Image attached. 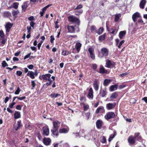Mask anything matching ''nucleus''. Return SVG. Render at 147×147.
I'll use <instances>...</instances> for the list:
<instances>
[{
	"mask_svg": "<svg viewBox=\"0 0 147 147\" xmlns=\"http://www.w3.org/2000/svg\"><path fill=\"white\" fill-rule=\"evenodd\" d=\"M59 124H60V122L58 121H54L53 123V128L51 130L52 134L57 137L59 135L58 131L59 127Z\"/></svg>",
	"mask_w": 147,
	"mask_h": 147,
	"instance_id": "f257e3e1",
	"label": "nucleus"
},
{
	"mask_svg": "<svg viewBox=\"0 0 147 147\" xmlns=\"http://www.w3.org/2000/svg\"><path fill=\"white\" fill-rule=\"evenodd\" d=\"M109 54V50L106 48L103 47L102 48L98 54V57L102 58L104 57L108 56Z\"/></svg>",
	"mask_w": 147,
	"mask_h": 147,
	"instance_id": "f03ea898",
	"label": "nucleus"
},
{
	"mask_svg": "<svg viewBox=\"0 0 147 147\" xmlns=\"http://www.w3.org/2000/svg\"><path fill=\"white\" fill-rule=\"evenodd\" d=\"M68 21L70 22L76 23V24L79 26L80 24V20L74 16L71 15L68 17Z\"/></svg>",
	"mask_w": 147,
	"mask_h": 147,
	"instance_id": "7ed1b4c3",
	"label": "nucleus"
},
{
	"mask_svg": "<svg viewBox=\"0 0 147 147\" xmlns=\"http://www.w3.org/2000/svg\"><path fill=\"white\" fill-rule=\"evenodd\" d=\"M105 65V67L109 68H113L115 67V62L109 59L106 60Z\"/></svg>",
	"mask_w": 147,
	"mask_h": 147,
	"instance_id": "20e7f679",
	"label": "nucleus"
},
{
	"mask_svg": "<svg viewBox=\"0 0 147 147\" xmlns=\"http://www.w3.org/2000/svg\"><path fill=\"white\" fill-rule=\"evenodd\" d=\"M115 113L113 112H109L107 113L105 116V118L107 120L114 118L115 116Z\"/></svg>",
	"mask_w": 147,
	"mask_h": 147,
	"instance_id": "39448f33",
	"label": "nucleus"
},
{
	"mask_svg": "<svg viewBox=\"0 0 147 147\" xmlns=\"http://www.w3.org/2000/svg\"><path fill=\"white\" fill-rule=\"evenodd\" d=\"M51 76V75L50 74H46L45 75H43L42 76H40L39 78L41 80L43 79L47 81L51 80L50 78Z\"/></svg>",
	"mask_w": 147,
	"mask_h": 147,
	"instance_id": "423d86ee",
	"label": "nucleus"
},
{
	"mask_svg": "<svg viewBox=\"0 0 147 147\" xmlns=\"http://www.w3.org/2000/svg\"><path fill=\"white\" fill-rule=\"evenodd\" d=\"M42 134L43 136H48L49 134V129L48 126H44L42 128Z\"/></svg>",
	"mask_w": 147,
	"mask_h": 147,
	"instance_id": "0eeeda50",
	"label": "nucleus"
},
{
	"mask_svg": "<svg viewBox=\"0 0 147 147\" xmlns=\"http://www.w3.org/2000/svg\"><path fill=\"white\" fill-rule=\"evenodd\" d=\"M97 71L100 73L102 74L108 73L107 70L105 69L102 65L100 66L99 70Z\"/></svg>",
	"mask_w": 147,
	"mask_h": 147,
	"instance_id": "6e6552de",
	"label": "nucleus"
},
{
	"mask_svg": "<svg viewBox=\"0 0 147 147\" xmlns=\"http://www.w3.org/2000/svg\"><path fill=\"white\" fill-rule=\"evenodd\" d=\"M136 139L132 136H130L128 138V142L130 144H134L136 142Z\"/></svg>",
	"mask_w": 147,
	"mask_h": 147,
	"instance_id": "1a4fd4ad",
	"label": "nucleus"
},
{
	"mask_svg": "<svg viewBox=\"0 0 147 147\" xmlns=\"http://www.w3.org/2000/svg\"><path fill=\"white\" fill-rule=\"evenodd\" d=\"M103 122L102 120L98 119L96 122V125L97 128L98 129H100L102 126Z\"/></svg>",
	"mask_w": 147,
	"mask_h": 147,
	"instance_id": "9d476101",
	"label": "nucleus"
},
{
	"mask_svg": "<svg viewBox=\"0 0 147 147\" xmlns=\"http://www.w3.org/2000/svg\"><path fill=\"white\" fill-rule=\"evenodd\" d=\"M88 51L90 54L91 58L93 59H95V55L93 53L94 52L93 49L91 47L89 48L88 49Z\"/></svg>",
	"mask_w": 147,
	"mask_h": 147,
	"instance_id": "9b49d317",
	"label": "nucleus"
},
{
	"mask_svg": "<svg viewBox=\"0 0 147 147\" xmlns=\"http://www.w3.org/2000/svg\"><path fill=\"white\" fill-rule=\"evenodd\" d=\"M93 89L92 88H90L89 91L88 93V97L89 98H90L91 99H92L93 98Z\"/></svg>",
	"mask_w": 147,
	"mask_h": 147,
	"instance_id": "f8f14e48",
	"label": "nucleus"
},
{
	"mask_svg": "<svg viewBox=\"0 0 147 147\" xmlns=\"http://www.w3.org/2000/svg\"><path fill=\"white\" fill-rule=\"evenodd\" d=\"M22 126V125L21 124V120H19L17 121V125H14V129L16 131H17Z\"/></svg>",
	"mask_w": 147,
	"mask_h": 147,
	"instance_id": "ddd939ff",
	"label": "nucleus"
},
{
	"mask_svg": "<svg viewBox=\"0 0 147 147\" xmlns=\"http://www.w3.org/2000/svg\"><path fill=\"white\" fill-rule=\"evenodd\" d=\"M107 91L106 88H104L100 90L99 94L102 97H104L107 94Z\"/></svg>",
	"mask_w": 147,
	"mask_h": 147,
	"instance_id": "4468645a",
	"label": "nucleus"
},
{
	"mask_svg": "<svg viewBox=\"0 0 147 147\" xmlns=\"http://www.w3.org/2000/svg\"><path fill=\"white\" fill-rule=\"evenodd\" d=\"M140 17L139 13L136 12L133 14L132 16V19L134 22H136L137 20V18Z\"/></svg>",
	"mask_w": 147,
	"mask_h": 147,
	"instance_id": "2eb2a0df",
	"label": "nucleus"
},
{
	"mask_svg": "<svg viewBox=\"0 0 147 147\" xmlns=\"http://www.w3.org/2000/svg\"><path fill=\"white\" fill-rule=\"evenodd\" d=\"M116 104L114 102L113 103H109L107 105V108L108 110H111L114 108Z\"/></svg>",
	"mask_w": 147,
	"mask_h": 147,
	"instance_id": "dca6fc26",
	"label": "nucleus"
},
{
	"mask_svg": "<svg viewBox=\"0 0 147 147\" xmlns=\"http://www.w3.org/2000/svg\"><path fill=\"white\" fill-rule=\"evenodd\" d=\"M82 44L79 42H77L75 45V47L78 53H79L80 50L82 47Z\"/></svg>",
	"mask_w": 147,
	"mask_h": 147,
	"instance_id": "f3484780",
	"label": "nucleus"
},
{
	"mask_svg": "<svg viewBox=\"0 0 147 147\" xmlns=\"http://www.w3.org/2000/svg\"><path fill=\"white\" fill-rule=\"evenodd\" d=\"M106 26L107 29L110 33L112 34H115V35L116 34L117 32L115 33V32L116 30V29L113 28L109 29V27L107 24L106 25Z\"/></svg>",
	"mask_w": 147,
	"mask_h": 147,
	"instance_id": "a211bd4d",
	"label": "nucleus"
},
{
	"mask_svg": "<svg viewBox=\"0 0 147 147\" xmlns=\"http://www.w3.org/2000/svg\"><path fill=\"white\" fill-rule=\"evenodd\" d=\"M67 28L69 32L70 33L75 32V29L73 26L67 25Z\"/></svg>",
	"mask_w": 147,
	"mask_h": 147,
	"instance_id": "6ab92c4d",
	"label": "nucleus"
},
{
	"mask_svg": "<svg viewBox=\"0 0 147 147\" xmlns=\"http://www.w3.org/2000/svg\"><path fill=\"white\" fill-rule=\"evenodd\" d=\"M146 2V0H141L140 3V8L142 9H144Z\"/></svg>",
	"mask_w": 147,
	"mask_h": 147,
	"instance_id": "aec40b11",
	"label": "nucleus"
},
{
	"mask_svg": "<svg viewBox=\"0 0 147 147\" xmlns=\"http://www.w3.org/2000/svg\"><path fill=\"white\" fill-rule=\"evenodd\" d=\"M98 82L97 80L96 79H95L93 84L94 88L96 91H97L99 88V86Z\"/></svg>",
	"mask_w": 147,
	"mask_h": 147,
	"instance_id": "412c9836",
	"label": "nucleus"
},
{
	"mask_svg": "<svg viewBox=\"0 0 147 147\" xmlns=\"http://www.w3.org/2000/svg\"><path fill=\"white\" fill-rule=\"evenodd\" d=\"M105 111V109L103 106L99 107L96 110V113H103Z\"/></svg>",
	"mask_w": 147,
	"mask_h": 147,
	"instance_id": "4be33fe9",
	"label": "nucleus"
},
{
	"mask_svg": "<svg viewBox=\"0 0 147 147\" xmlns=\"http://www.w3.org/2000/svg\"><path fill=\"white\" fill-rule=\"evenodd\" d=\"M43 141L44 143L46 145H49L51 142V140L49 138H45Z\"/></svg>",
	"mask_w": 147,
	"mask_h": 147,
	"instance_id": "5701e85b",
	"label": "nucleus"
},
{
	"mask_svg": "<svg viewBox=\"0 0 147 147\" xmlns=\"http://www.w3.org/2000/svg\"><path fill=\"white\" fill-rule=\"evenodd\" d=\"M118 87V85L117 84L111 85L109 87V90L110 91H113L116 90Z\"/></svg>",
	"mask_w": 147,
	"mask_h": 147,
	"instance_id": "b1692460",
	"label": "nucleus"
},
{
	"mask_svg": "<svg viewBox=\"0 0 147 147\" xmlns=\"http://www.w3.org/2000/svg\"><path fill=\"white\" fill-rule=\"evenodd\" d=\"M126 34V31H120L119 34V36L120 38L122 39L123 37L125 36Z\"/></svg>",
	"mask_w": 147,
	"mask_h": 147,
	"instance_id": "393cba45",
	"label": "nucleus"
},
{
	"mask_svg": "<svg viewBox=\"0 0 147 147\" xmlns=\"http://www.w3.org/2000/svg\"><path fill=\"white\" fill-rule=\"evenodd\" d=\"M19 13V11L18 10H14L12 11V13L14 19H15L17 17V15Z\"/></svg>",
	"mask_w": 147,
	"mask_h": 147,
	"instance_id": "a878e982",
	"label": "nucleus"
},
{
	"mask_svg": "<svg viewBox=\"0 0 147 147\" xmlns=\"http://www.w3.org/2000/svg\"><path fill=\"white\" fill-rule=\"evenodd\" d=\"M61 95V94L58 93H55L52 92L49 96L51 98H56L58 96H60Z\"/></svg>",
	"mask_w": 147,
	"mask_h": 147,
	"instance_id": "bb28decb",
	"label": "nucleus"
},
{
	"mask_svg": "<svg viewBox=\"0 0 147 147\" xmlns=\"http://www.w3.org/2000/svg\"><path fill=\"white\" fill-rule=\"evenodd\" d=\"M20 113L19 111H16L14 114V117L15 119L20 118Z\"/></svg>",
	"mask_w": 147,
	"mask_h": 147,
	"instance_id": "cd10ccee",
	"label": "nucleus"
},
{
	"mask_svg": "<svg viewBox=\"0 0 147 147\" xmlns=\"http://www.w3.org/2000/svg\"><path fill=\"white\" fill-rule=\"evenodd\" d=\"M27 76H29L32 79H34L35 78L34 73L32 71H29L27 74Z\"/></svg>",
	"mask_w": 147,
	"mask_h": 147,
	"instance_id": "c85d7f7f",
	"label": "nucleus"
},
{
	"mask_svg": "<svg viewBox=\"0 0 147 147\" xmlns=\"http://www.w3.org/2000/svg\"><path fill=\"white\" fill-rule=\"evenodd\" d=\"M80 105H83L84 111H86L89 108V106L88 104H86L82 102L80 103Z\"/></svg>",
	"mask_w": 147,
	"mask_h": 147,
	"instance_id": "c756f323",
	"label": "nucleus"
},
{
	"mask_svg": "<svg viewBox=\"0 0 147 147\" xmlns=\"http://www.w3.org/2000/svg\"><path fill=\"white\" fill-rule=\"evenodd\" d=\"M19 3L17 2L13 3V4L10 6V8H13L15 9H17L18 7Z\"/></svg>",
	"mask_w": 147,
	"mask_h": 147,
	"instance_id": "7c9ffc66",
	"label": "nucleus"
},
{
	"mask_svg": "<svg viewBox=\"0 0 147 147\" xmlns=\"http://www.w3.org/2000/svg\"><path fill=\"white\" fill-rule=\"evenodd\" d=\"M69 130L65 128L61 129H59V132L60 134H66L68 132Z\"/></svg>",
	"mask_w": 147,
	"mask_h": 147,
	"instance_id": "2f4dec72",
	"label": "nucleus"
},
{
	"mask_svg": "<svg viewBox=\"0 0 147 147\" xmlns=\"http://www.w3.org/2000/svg\"><path fill=\"white\" fill-rule=\"evenodd\" d=\"M111 82V80L105 79L104 80L103 85L105 86H108Z\"/></svg>",
	"mask_w": 147,
	"mask_h": 147,
	"instance_id": "473e14b6",
	"label": "nucleus"
},
{
	"mask_svg": "<svg viewBox=\"0 0 147 147\" xmlns=\"http://www.w3.org/2000/svg\"><path fill=\"white\" fill-rule=\"evenodd\" d=\"M106 36V33L104 34L103 35L99 36L98 37V40L100 41H102L105 39Z\"/></svg>",
	"mask_w": 147,
	"mask_h": 147,
	"instance_id": "72a5a7b5",
	"label": "nucleus"
},
{
	"mask_svg": "<svg viewBox=\"0 0 147 147\" xmlns=\"http://www.w3.org/2000/svg\"><path fill=\"white\" fill-rule=\"evenodd\" d=\"M71 52L70 51H67L66 50H63L61 53V54L63 55L66 56L71 54Z\"/></svg>",
	"mask_w": 147,
	"mask_h": 147,
	"instance_id": "f704fd0d",
	"label": "nucleus"
},
{
	"mask_svg": "<svg viewBox=\"0 0 147 147\" xmlns=\"http://www.w3.org/2000/svg\"><path fill=\"white\" fill-rule=\"evenodd\" d=\"M27 3L25 2L24 3L22 6V11H25L27 8Z\"/></svg>",
	"mask_w": 147,
	"mask_h": 147,
	"instance_id": "c9c22d12",
	"label": "nucleus"
},
{
	"mask_svg": "<svg viewBox=\"0 0 147 147\" xmlns=\"http://www.w3.org/2000/svg\"><path fill=\"white\" fill-rule=\"evenodd\" d=\"M118 95L117 92H115L112 94L110 98L111 99L115 98L117 97Z\"/></svg>",
	"mask_w": 147,
	"mask_h": 147,
	"instance_id": "e433bc0d",
	"label": "nucleus"
},
{
	"mask_svg": "<svg viewBox=\"0 0 147 147\" xmlns=\"http://www.w3.org/2000/svg\"><path fill=\"white\" fill-rule=\"evenodd\" d=\"M104 30V29L102 27H100L99 28L98 30L96 31V32L98 33V34H101L103 32Z\"/></svg>",
	"mask_w": 147,
	"mask_h": 147,
	"instance_id": "4c0bfd02",
	"label": "nucleus"
},
{
	"mask_svg": "<svg viewBox=\"0 0 147 147\" xmlns=\"http://www.w3.org/2000/svg\"><path fill=\"white\" fill-rule=\"evenodd\" d=\"M121 17L120 14L116 15L115 18V22H117L119 19L120 17Z\"/></svg>",
	"mask_w": 147,
	"mask_h": 147,
	"instance_id": "58836bf2",
	"label": "nucleus"
},
{
	"mask_svg": "<svg viewBox=\"0 0 147 147\" xmlns=\"http://www.w3.org/2000/svg\"><path fill=\"white\" fill-rule=\"evenodd\" d=\"M5 28L7 32H9V22L7 23L5 25Z\"/></svg>",
	"mask_w": 147,
	"mask_h": 147,
	"instance_id": "ea45409f",
	"label": "nucleus"
},
{
	"mask_svg": "<svg viewBox=\"0 0 147 147\" xmlns=\"http://www.w3.org/2000/svg\"><path fill=\"white\" fill-rule=\"evenodd\" d=\"M96 27L94 26H92L90 28V30L92 32H96Z\"/></svg>",
	"mask_w": 147,
	"mask_h": 147,
	"instance_id": "a19ab883",
	"label": "nucleus"
},
{
	"mask_svg": "<svg viewBox=\"0 0 147 147\" xmlns=\"http://www.w3.org/2000/svg\"><path fill=\"white\" fill-rule=\"evenodd\" d=\"M31 86L32 87L31 88V89H33L35 87L36 84L35 82V81L34 80H32L31 81Z\"/></svg>",
	"mask_w": 147,
	"mask_h": 147,
	"instance_id": "79ce46f5",
	"label": "nucleus"
},
{
	"mask_svg": "<svg viewBox=\"0 0 147 147\" xmlns=\"http://www.w3.org/2000/svg\"><path fill=\"white\" fill-rule=\"evenodd\" d=\"M0 36L1 38L3 39L4 38V34L2 30H0Z\"/></svg>",
	"mask_w": 147,
	"mask_h": 147,
	"instance_id": "37998d69",
	"label": "nucleus"
},
{
	"mask_svg": "<svg viewBox=\"0 0 147 147\" xmlns=\"http://www.w3.org/2000/svg\"><path fill=\"white\" fill-rule=\"evenodd\" d=\"M100 142L102 143H104L106 142V139L105 136L102 137V139L100 140Z\"/></svg>",
	"mask_w": 147,
	"mask_h": 147,
	"instance_id": "c03bdc74",
	"label": "nucleus"
},
{
	"mask_svg": "<svg viewBox=\"0 0 147 147\" xmlns=\"http://www.w3.org/2000/svg\"><path fill=\"white\" fill-rule=\"evenodd\" d=\"M3 16L5 17H8L9 16V13L8 11L4 12L3 14Z\"/></svg>",
	"mask_w": 147,
	"mask_h": 147,
	"instance_id": "a18cd8bd",
	"label": "nucleus"
},
{
	"mask_svg": "<svg viewBox=\"0 0 147 147\" xmlns=\"http://www.w3.org/2000/svg\"><path fill=\"white\" fill-rule=\"evenodd\" d=\"M90 114V112L86 113H85V117L87 120H88L89 119Z\"/></svg>",
	"mask_w": 147,
	"mask_h": 147,
	"instance_id": "49530a36",
	"label": "nucleus"
},
{
	"mask_svg": "<svg viewBox=\"0 0 147 147\" xmlns=\"http://www.w3.org/2000/svg\"><path fill=\"white\" fill-rule=\"evenodd\" d=\"M20 91L21 90H20V88L19 87H18L17 88V89L15 92V94H19Z\"/></svg>",
	"mask_w": 147,
	"mask_h": 147,
	"instance_id": "de8ad7c7",
	"label": "nucleus"
},
{
	"mask_svg": "<svg viewBox=\"0 0 147 147\" xmlns=\"http://www.w3.org/2000/svg\"><path fill=\"white\" fill-rule=\"evenodd\" d=\"M45 9V8L43 7L42 10V11L40 12V17H42L43 16L46 10V9Z\"/></svg>",
	"mask_w": 147,
	"mask_h": 147,
	"instance_id": "09e8293b",
	"label": "nucleus"
},
{
	"mask_svg": "<svg viewBox=\"0 0 147 147\" xmlns=\"http://www.w3.org/2000/svg\"><path fill=\"white\" fill-rule=\"evenodd\" d=\"M2 65L3 67H5L8 66V64L5 61H4L2 63Z\"/></svg>",
	"mask_w": 147,
	"mask_h": 147,
	"instance_id": "8fccbe9b",
	"label": "nucleus"
},
{
	"mask_svg": "<svg viewBox=\"0 0 147 147\" xmlns=\"http://www.w3.org/2000/svg\"><path fill=\"white\" fill-rule=\"evenodd\" d=\"M50 42L51 43H53L55 39L53 36L51 35L50 36Z\"/></svg>",
	"mask_w": 147,
	"mask_h": 147,
	"instance_id": "3c124183",
	"label": "nucleus"
},
{
	"mask_svg": "<svg viewBox=\"0 0 147 147\" xmlns=\"http://www.w3.org/2000/svg\"><path fill=\"white\" fill-rule=\"evenodd\" d=\"M97 67V65L96 64H92V68H93V70L95 71L96 70V69Z\"/></svg>",
	"mask_w": 147,
	"mask_h": 147,
	"instance_id": "603ef678",
	"label": "nucleus"
},
{
	"mask_svg": "<svg viewBox=\"0 0 147 147\" xmlns=\"http://www.w3.org/2000/svg\"><path fill=\"white\" fill-rule=\"evenodd\" d=\"M127 85L125 84H122L120 85L119 87V89H123Z\"/></svg>",
	"mask_w": 147,
	"mask_h": 147,
	"instance_id": "864d4df0",
	"label": "nucleus"
},
{
	"mask_svg": "<svg viewBox=\"0 0 147 147\" xmlns=\"http://www.w3.org/2000/svg\"><path fill=\"white\" fill-rule=\"evenodd\" d=\"M83 7V6L81 4H80L78 5L75 9V10L79 9L82 8Z\"/></svg>",
	"mask_w": 147,
	"mask_h": 147,
	"instance_id": "5fc2aeb1",
	"label": "nucleus"
},
{
	"mask_svg": "<svg viewBox=\"0 0 147 147\" xmlns=\"http://www.w3.org/2000/svg\"><path fill=\"white\" fill-rule=\"evenodd\" d=\"M136 139L139 142H141L142 141V138L141 136H140L137 138Z\"/></svg>",
	"mask_w": 147,
	"mask_h": 147,
	"instance_id": "6e6d98bb",
	"label": "nucleus"
},
{
	"mask_svg": "<svg viewBox=\"0 0 147 147\" xmlns=\"http://www.w3.org/2000/svg\"><path fill=\"white\" fill-rule=\"evenodd\" d=\"M124 42L125 40H122L120 42L118 46L119 48H120L121 46L122 45V44Z\"/></svg>",
	"mask_w": 147,
	"mask_h": 147,
	"instance_id": "4d7b16f0",
	"label": "nucleus"
},
{
	"mask_svg": "<svg viewBox=\"0 0 147 147\" xmlns=\"http://www.w3.org/2000/svg\"><path fill=\"white\" fill-rule=\"evenodd\" d=\"M140 133L139 132L136 133H135L134 136H133L136 139L140 136Z\"/></svg>",
	"mask_w": 147,
	"mask_h": 147,
	"instance_id": "13d9d810",
	"label": "nucleus"
},
{
	"mask_svg": "<svg viewBox=\"0 0 147 147\" xmlns=\"http://www.w3.org/2000/svg\"><path fill=\"white\" fill-rule=\"evenodd\" d=\"M22 106L20 105H18L16 107V109L17 110H20L22 109Z\"/></svg>",
	"mask_w": 147,
	"mask_h": 147,
	"instance_id": "bf43d9fd",
	"label": "nucleus"
},
{
	"mask_svg": "<svg viewBox=\"0 0 147 147\" xmlns=\"http://www.w3.org/2000/svg\"><path fill=\"white\" fill-rule=\"evenodd\" d=\"M82 13V11H75V15H78L79 14H81Z\"/></svg>",
	"mask_w": 147,
	"mask_h": 147,
	"instance_id": "052dcab7",
	"label": "nucleus"
},
{
	"mask_svg": "<svg viewBox=\"0 0 147 147\" xmlns=\"http://www.w3.org/2000/svg\"><path fill=\"white\" fill-rule=\"evenodd\" d=\"M48 81L49 82H47L45 84L47 86L51 85L52 82L51 80H50Z\"/></svg>",
	"mask_w": 147,
	"mask_h": 147,
	"instance_id": "680f3d73",
	"label": "nucleus"
},
{
	"mask_svg": "<svg viewBox=\"0 0 147 147\" xmlns=\"http://www.w3.org/2000/svg\"><path fill=\"white\" fill-rule=\"evenodd\" d=\"M22 72L20 71H16V74L19 76H20L22 75Z\"/></svg>",
	"mask_w": 147,
	"mask_h": 147,
	"instance_id": "e2e57ef3",
	"label": "nucleus"
},
{
	"mask_svg": "<svg viewBox=\"0 0 147 147\" xmlns=\"http://www.w3.org/2000/svg\"><path fill=\"white\" fill-rule=\"evenodd\" d=\"M31 53H28L27 55H26L24 57V59H26L28 58L29 57H30L31 55Z\"/></svg>",
	"mask_w": 147,
	"mask_h": 147,
	"instance_id": "0e129e2a",
	"label": "nucleus"
},
{
	"mask_svg": "<svg viewBox=\"0 0 147 147\" xmlns=\"http://www.w3.org/2000/svg\"><path fill=\"white\" fill-rule=\"evenodd\" d=\"M31 26H27V30L28 33H31Z\"/></svg>",
	"mask_w": 147,
	"mask_h": 147,
	"instance_id": "69168bd1",
	"label": "nucleus"
},
{
	"mask_svg": "<svg viewBox=\"0 0 147 147\" xmlns=\"http://www.w3.org/2000/svg\"><path fill=\"white\" fill-rule=\"evenodd\" d=\"M35 24V23L33 22H30V26L32 27V28H34V26Z\"/></svg>",
	"mask_w": 147,
	"mask_h": 147,
	"instance_id": "338daca9",
	"label": "nucleus"
},
{
	"mask_svg": "<svg viewBox=\"0 0 147 147\" xmlns=\"http://www.w3.org/2000/svg\"><path fill=\"white\" fill-rule=\"evenodd\" d=\"M37 136V137L38 138L39 140H40L42 138V137L41 136L40 133L39 132L38 133Z\"/></svg>",
	"mask_w": 147,
	"mask_h": 147,
	"instance_id": "774afa93",
	"label": "nucleus"
}]
</instances>
